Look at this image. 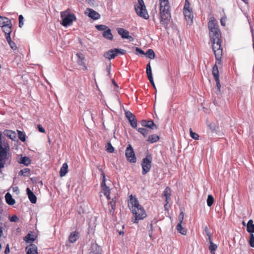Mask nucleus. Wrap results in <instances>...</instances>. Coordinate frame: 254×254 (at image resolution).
Returning a JSON list of instances; mask_svg holds the SVG:
<instances>
[{"label": "nucleus", "instance_id": "nucleus-11", "mask_svg": "<svg viewBox=\"0 0 254 254\" xmlns=\"http://www.w3.org/2000/svg\"><path fill=\"white\" fill-rule=\"evenodd\" d=\"M184 217V213L183 212H181L178 217L179 222L177 225V229L178 231L183 235H186L187 234V230L183 228L182 226Z\"/></svg>", "mask_w": 254, "mask_h": 254}, {"label": "nucleus", "instance_id": "nucleus-14", "mask_svg": "<svg viewBox=\"0 0 254 254\" xmlns=\"http://www.w3.org/2000/svg\"><path fill=\"white\" fill-rule=\"evenodd\" d=\"M141 125L143 127L149 128L151 129H155L157 128L156 125L154 124L152 120L147 121L143 120L141 122Z\"/></svg>", "mask_w": 254, "mask_h": 254}, {"label": "nucleus", "instance_id": "nucleus-3", "mask_svg": "<svg viewBox=\"0 0 254 254\" xmlns=\"http://www.w3.org/2000/svg\"><path fill=\"white\" fill-rule=\"evenodd\" d=\"M160 23L167 29L171 19L170 6L168 0H159Z\"/></svg>", "mask_w": 254, "mask_h": 254}, {"label": "nucleus", "instance_id": "nucleus-24", "mask_svg": "<svg viewBox=\"0 0 254 254\" xmlns=\"http://www.w3.org/2000/svg\"><path fill=\"white\" fill-rule=\"evenodd\" d=\"M247 230L250 234L254 233V224H253V220L250 219L248 221L247 225Z\"/></svg>", "mask_w": 254, "mask_h": 254}, {"label": "nucleus", "instance_id": "nucleus-56", "mask_svg": "<svg viewBox=\"0 0 254 254\" xmlns=\"http://www.w3.org/2000/svg\"><path fill=\"white\" fill-rule=\"evenodd\" d=\"M226 17H222L221 19V20H220V22H221V24L224 26H225V22H226Z\"/></svg>", "mask_w": 254, "mask_h": 254}, {"label": "nucleus", "instance_id": "nucleus-42", "mask_svg": "<svg viewBox=\"0 0 254 254\" xmlns=\"http://www.w3.org/2000/svg\"><path fill=\"white\" fill-rule=\"evenodd\" d=\"M96 28L99 31H105L109 27L105 25H96L95 26Z\"/></svg>", "mask_w": 254, "mask_h": 254}, {"label": "nucleus", "instance_id": "nucleus-40", "mask_svg": "<svg viewBox=\"0 0 254 254\" xmlns=\"http://www.w3.org/2000/svg\"><path fill=\"white\" fill-rule=\"evenodd\" d=\"M138 131L141 133L144 137L147 136L148 133V130L144 128L139 127L137 129Z\"/></svg>", "mask_w": 254, "mask_h": 254}, {"label": "nucleus", "instance_id": "nucleus-13", "mask_svg": "<svg viewBox=\"0 0 254 254\" xmlns=\"http://www.w3.org/2000/svg\"><path fill=\"white\" fill-rule=\"evenodd\" d=\"M85 14L93 20H97L100 18V14L90 8H87L86 9Z\"/></svg>", "mask_w": 254, "mask_h": 254}, {"label": "nucleus", "instance_id": "nucleus-49", "mask_svg": "<svg viewBox=\"0 0 254 254\" xmlns=\"http://www.w3.org/2000/svg\"><path fill=\"white\" fill-rule=\"evenodd\" d=\"M216 84V88H217V92L218 93L220 92V88H221V84L220 83L219 78L217 79H215Z\"/></svg>", "mask_w": 254, "mask_h": 254}, {"label": "nucleus", "instance_id": "nucleus-6", "mask_svg": "<svg viewBox=\"0 0 254 254\" xmlns=\"http://www.w3.org/2000/svg\"><path fill=\"white\" fill-rule=\"evenodd\" d=\"M183 12L188 23L190 25L193 22V15L192 10L190 8V3L188 0H185Z\"/></svg>", "mask_w": 254, "mask_h": 254}, {"label": "nucleus", "instance_id": "nucleus-17", "mask_svg": "<svg viewBox=\"0 0 254 254\" xmlns=\"http://www.w3.org/2000/svg\"><path fill=\"white\" fill-rule=\"evenodd\" d=\"M79 238V233L75 231L70 233L68 236V241L71 243L75 242Z\"/></svg>", "mask_w": 254, "mask_h": 254}, {"label": "nucleus", "instance_id": "nucleus-23", "mask_svg": "<svg viewBox=\"0 0 254 254\" xmlns=\"http://www.w3.org/2000/svg\"><path fill=\"white\" fill-rule=\"evenodd\" d=\"M102 35L105 38L108 40H112L113 39V35L109 28L103 32Z\"/></svg>", "mask_w": 254, "mask_h": 254}, {"label": "nucleus", "instance_id": "nucleus-26", "mask_svg": "<svg viewBox=\"0 0 254 254\" xmlns=\"http://www.w3.org/2000/svg\"><path fill=\"white\" fill-rule=\"evenodd\" d=\"M68 165L66 163H64L63 164V166L61 168L60 171V175L61 177H64L67 172Z\"/></svg>", "mask_w": 254, "mask_h": 254}, {"label": "nucleus", "instance_id": "nucleus-5", "mask_svg": "<svg viewBox=\"0 0 254 254\" xmlns=\"http://www.w3.org/2000/svg\"><path fill=\"white\" fill-rule=\"evenodd\" d=\"M61 16L62 18L61 24L64 27L71 25L72 22L76 19L73 13H67L66 11L61 12Z\"/></svg>", "mask_w": 254, "mask_h": 254}, {"label": "nucleus", "instance_id": "nucleus-38", "mask_svg": "<svg viewBox=\"0 0 254 254\" xmlns=\"http://www.w3.org/2000/svg\"><path fill=\"white\" fill-rule=\"evenodd\" d=\"M146 74L147 75V77H151L152 76L151 67L150 62H149L147 64L146 66Z\"/></svg>", "mask_w": 254, "mask_h": 254}, {"label": "nucleus", "instance_id": "nucleus-45", "mask_svg": "<svg viewBox=\"0 0 254 254\" xmlns=\"http://www.w3.org/2000/svg\"><path fill=\"white\" fill-rule=\"evenodd\" d=\"M18 138L21 141L23 142L25 140V135L23 132L18 131Z\"/></svg>", "mask_w": 254, "mask_h": 254}, {"label": "nucleus", "instance_id": "nucleus-64", "mask_svg": "<svg viewBox=\"0 0 254 254\" xmlns=\"http://www.w3.org/2000/svg\"><path fill=\"white\" fill-rule=\"evenodd\" d=\"M110 192L108 193V194H104V195L106 197L107 199L108 200H109L110 199Z\"/></svg>", "mask_w": 254, "mask_h": 254}, {"label": "nucleus", "instance_id": "nucleus-44", "mask_svg": "<svg viewBox=\"0 0 254 254\" xmlns=\"http://www.w3.org/2000/svg\"><path fill=\"white\" fill-rule=\"evenodd\" d=\"M106 179L105 177V173H103L102 174V183L101 184V188L107 187L106 184Z\"/></svg>", "mask_w": 254, "mask_h": 254}, {"label": "nucleus", "instance_id": "nucleus-35", "mask_svg": "<svg viewBox=\"0 0 254 254\" xmlns=\"http://www.w3.org/2000/svg\"><path fill=\"white\" fill-rule=\"evenodd\" d=\"M2 20L3 21V25H2L3 27L9 26V25L12 26L11 21L8 18H7L6 17H3Z\"/></svg>", "mask_w": 254, "mask_h": 254}, {"label": "nucleus", "instance_id": "nucleus-51", "mask_svg": "<svg viewBox=\"0 0 254 254\" xmlns=\"http://www.w3.org/2000/svg\"><path fill=\"white\" fill-rule=\"evenodd\" d=\"M8 44L12 49L16 50L17 49V46L14 42L12 41L10 42Z\"/></svg>", "mask_w": 254, "mask_h": 254}, {"label": "nucleus", "instance_id": "nucleus-55", "mask_svg": "<svg viewBox=\"0 0 254 254\" xmlns=\"http://www.w3.org/2000/svg\"><path fill=\"white\" fill-rule=\"evenodd\" d=\"M38 128L40 132L44 133L45 131V129L42 127L41 125H38Z\"/></svg>", "mask_w": 254, "mask_h": 254}, {"label": "nucleus", "instance_id": "nucleus-43", "mask_svg": "<svg viewBox=\"0 0 254 254\" xmlns=\"http://www.w3.org/2000/svg\"><path fill=\"white\" fill-rule=\"evenodd\" d=\"M101 191L104 194V195H108V193L110 192V190L109 188L107 186L106 187L101 188Z\"/></svg>", "mask_w": 254, "mask_h": 254}, {"label": "nucleus", "instance_id": "nucleus-2", "mask_svg": "<svg viewBox=\"0 0 254 254\" xmlns=\"http://www.w3.org/2000/svg\"><path fill=\"white\" fill-rule=\"evenodd\" d=\"M130 197L128 206L134 217V219L132 221L134 223H137L139 220H142L146 217V214L138 200L132 195Z\"/></svg>", "mask_w": 254, "mask_h": 254}, {"label": "nucleus", "instance_id": "nucleus-10", "mask_svg": "<svg viewBox=\"0 0 254 254\" xmlns=\"http://www.w3.org/2000/svg\"><path fill=\"white\" fill-rule=\"evenodd\" d=\"M8 159L7 152L5 148H4L0 142V169L4 167L6 160Z\"/></svg>", "mask_w": 254, "mask_h": 254}, {"label": "nucleus", "instance_id": "nucleus-8", "mask_svg": "<svg viewBox=\"0 0 254 254\" xmlns=\"http://www.w3.org/2000/svg\"><path fill=\"white\" fill-rule=\"evenodd\" d=\"M125 155L127 160L129 162L134 163L136 162V158L135 155V153L130 144H128L127 146L126 150Z\"/></svg>", "mask_w": 254, "mask_h": 254}, {"label": "nucleus", "instance_id": "nucleus-57", "mask_svg": "<svg viewBox=\"0 0 254 254\" xmlns=\"http://www.w3.org/2000/svg\"><path fill=\"white\" fill-rule=\"evenodd\" d=\"M5 37L6 39V41L7 42H8V43L9 44L10 42H12V40H11V37H10V35H5Z\"/></svg>", "mask_w": 254, "mask_h": 254}, {"label": "nucleus", "instance_id": "nucleus-33", "mask_svg": "<svg viewBox=\"0 0 254 254\" xmlns=\"http://www.w3.org/2000/svg\"><path fill=\"white\" fill-rule=\"evenodd\" d=\"M217 248V246L215 244L213 243V242H211L210 245L209 246V250L210 251L211 254H213L215 253L216 250Z\"/></svg>", "mask_w": 254, "mask_h": 254}, {"label": "nucleus", "instance_id": "nucleus-4", "mask_svg": "<svg viewBox=\"0 0 254 254\" xmlns=\"http://www.w3.org/2000/svg\"><path fill=\"white\" fill-rule=\"evenodd\" d=\"M134 9L137 15L145 19L149 18L143 0H137V3L134 4Z\"/></svg>", "mask_w": 254, "mask_h": 254}, {"label": "nucleus", "instance_id": "nucleus-60", "mask_svg": "<svg viewBox=\"0 0 254 254\" xmlns=\"http://www.w3.org/2000/svg\"><path fill=\"white\" fill-rule=\"evenodd\" d=\"M150 230H149V237L151 238L152 237V223H151L150 224Z\"/></svg>", "mask_w": 254, "mask_h": 254}, {"label": "nucleus", "instance_id": "nucleus-53", "mask_svg": "<svg viewBox=\"0 0 254 254\" xmlns=\"http://www.w3.org/2000/svg\"><path fill=\"white\" fill-rule=\"evenodd\" d=\"M135 51L139 53V54H140L141 55H145V53L144 52V51L141 49H140L139 48L136 47L135 48Z\"/></svg>", "mask_w": 254, "mask_h": 254}, {"label": "nucleus", "instance_id": "nucleus-32", "mask_svg": "<svg viewBox=\"0 0 254 254\" xmlns=\"http://www.w3.org/2000/svg\"><path fill=\"white\" fill-rule=\"evenodd\" d=\"M113 51H114V52H115V54L116 56V57L119 55V54H121L122 55H125L127 51L124 50V49H120V48H116V49H113Z\"/></svg>", "mask_w": 254, "mask_h": 254}, {"label": "nucleus", "instance_id": "nucleus-30", "mask_svg": "<svg viewBox=\"0 0 254 254\" xmlns=\"http://www.w3.org/2000/svg\"><path fill=\"white\" fill-rule=\"evenodd\" d=\"M159 139L158 135L156 134H152L148 137V141L150 143H154L157 142Z\"/></svg>", "mask_w": 254, "mask_h": 254}, {"label": "nucleus", "instance_id": "nucleus-19", "mask_svg": "<svg viewBox=\"0 0 254 254\" xmlns=\"http://www.w3.org/2000/svg\"><path fill=\"white\" fill-rule=\"evenodd\" d=\"M76 56L78 57V61L77 63L80 66H82L84 67L85 70H87V68L85 65V63L84 62L85 57L83 56L82 54L77 53Z\"/></svg>", "mask_w": 254, "mask_h": 254}, {"label": "nucleus", "instance_id": "nucleus-36", "mask_svg": "<svg viewBox=\"0 0 254 254\" xmlns=\"http://www.w3.org/2000/svg\"><path fill=\"white\" fill-rule=\"evenodd\" d=\"M30 170L28 168H25L21 170L19 172V175L23 176H28L30 174Z\"/></svg>", "mask_w": 254, "mask_h": 254}, {"label": "nucleus", "instance_id": "nucleus-27", "mask_svg": "<svg viewBox=\"0 0 254 254\" xmlns=\"http://www.w3.org/2000/svg\"><path fill=\"white\" fill-rule=\"evenodd\" d=\"M216 64L214 65L212 68V75L214 76L215 79H219V70L216 64H218V61L216 60Z\"/></svg>", "mask_w": 254, "mask_h": 254}, {"label": "nucleus", "instance_id": "nucleus-25", "mask_svg": "<svg viewBox=\"0 0 254 254\" xmlns=\"http://www.w3.org/2000/svg\"><path fill=\"white\" fill-rule=\"evenodd\" d=\"M3 134L4 135L8 137L10 139L12 140H14V138L16 137V133H15V132L10 130H4L3 131Z\"/></svg>", "mask_w": 254, "mask_h": 254}, {"label": "nucleus", "instance_id": "nucleus-52", "mask_svg": "<svg viewBox=\"0 0 254 254\" xmlns=\"http://www.w3.org/2000/svg\"><path fill=\"white\" fill-rule=\"evenodd\" d=\"M109 203L111 205V208H116V202L114 198H113Z\"/></svg>", "mask_w": 254, "mask_h": 254}, {"label": "nucleus", "instance_id": "nucleus-54", "mask_svg": "<svg viewBox=\"0 0 254 254\" xmlns=\"http://www.w3.org/2000/svg\"><path fill=\"white\" fill-rule=\"evenodd\" d=\"M148 80H149L150 82L151 83V85L153 86L154 88L156 89V87L153 81V77H148Z\"/></svg>", "mask_w": 254, "mask_h": 254}, {"label": "nucleus", "instance_id": "nucleus-28", "mask_svg": "<svg viewBox=\"0 0 254 254\" xmlns=\"http://www.w3.org/2000/svg\"><path fill=\"white\" fill-rule=\"evenodd\" d=\"M35 240V237L33 234L28 233L24 238V240L27 243H31Z\"/></svg>", "mask_w": 254, "mask_h": 254}, {"label": "nucleus", "instance_id": "nucleus-16", "mask_svg": "<svg viewBox=\"0 0 254 254\" xmlns=\"http://www.w3.org/2000/svg\"><path fill=\"white\" fill-rule=\"evenodd\" d=\"M26 254H38L37 247L34 245L31 244L26 247Z\"/></svg>", "mask_w": 254, "mask_h": 254}, {"label": "nucleus", "instance_id": "nucleus-1", "mask_svg": "<svg viewBox=\"0 0 254 254\" xmlns=\"http://www.w3.org/2000/svg\"><path fill=\"white\" fill-rule=\"evenodd\" d=\"M209 36L212 43V49L216 60L218 61V64H220L222 56V49L221 48L222 39L220 30L210 31Z\"/></svg>", "mask_w": 254, "mask_h": 254}, {"label": "nucleus", "instance_id": "nucleus-61", "mask_svg": "<svg viewBox=\"0 0 254 254\" xmlns=\"http://www.w3.org/2000/svg\"><path fill=\"white\" fill-rule=\"evenodd\" d=\"M10 252L9 248L8 245H7L6 247L5 248V251H4V254H8Z\"/></svg>", "mask_w": 254, "mask_h": 254}, {"label": "nucleus", "instance_id": "nucleus-29", "mask_svg": "<svg viewBox=\"0 0 254 254\" xmlns=\"http://www.w3.org/2000/svg\"><path fill=\"white\" fill-rule=\"evenodd\" d=\"M20 164H23L25 166H28L31 163V159L27 156L22 157L19 161Z\"/></svg>", "mask_w": 254, "mask_h": 254}, {"label": "nucleus", "instance_id": "nucleus-50", "mask_svg": "<svg viewBox=\"0 0 254 254\" xmlns=\"http://www.w3.org/2000/svg\"><path fill=\"white\" fill-rule=\"evenodd\" d=\"M9 220L11 222H16L18 220V218L16 215H13L9 218Z\"/></svg>", "mask_w": 254, "mask_h": 254}, {"label": "nucleus", "instance_id": "nucleus-63", "mask_svg": "<svg viewBox=\"0 0 254 254\" xmlns=\"http://www.w3.org/2000/svg\"><path fill=\"white\" fill-rule=\"evenodd\" d=\"M207 236L208 237V240H209V244H210L211 242H213L212 239H211V234L210 235Z\"/></svg>", "mask_w": 254, "mask_h": 254}, {"label": "nucleus", "instance_id": "nucleus-7", "mask_svg": "<svg viewBox=\"0 0 254 254\" xmlns=\"http://www.w3.org/2000/svg\"><path fill=\"white\" fill-rule=\"evenodd\" d=\"M152 159V156L150 154L146 155V157L142 159L141 163L142 175H145L149 172L151 168Z\"/></svg>", "mask_w": 254, "mask_h": 254}, {"label": "nucleus", "instance_id": "nucleus-41", "mask_svg": "<svg viewBox=\"0 0 254 254\" xmlns=\"http://www.w3.org/2000/svg\"><path fill=\"white\" fill-rule=\"evenodd\" d=\"M190 136L194 140H198L199 139V135L192 131L191 128L190 129Z\"/></svg>", "mask_w": 254, "mask_h": 254}, {"label": "nucleus", "instance_id": "nucleus-37", "mask_svg": "<svg viewBox=\"0 0 254 254\" xmlns=\"http://www.w3.org/2000/svg\"><path fill=\"white\" fill-rule=\"evenodd\" d=\"M207 126L209 127V128L211 130L212 132H214L216 131V128L217 127L214 123L210 122L207 123Z\"/></svg>", "mask_w": 254, "mask_h": 254}, {"label": "nucleus", "instance_id": "nucleus-58", "mask_svg": "<svg viewBox=\"0 0 254 254\" xmlns=\"http://www.w3.org/2000/svg\"><path fill=\"white\" fill-rule=\"evenodd\" d=\"M204 231L207 236H209L211 234L207 226L205 227Z\"/></svg>", "mask_w": 254, "mask_h": 254}, {"label": "nucleus", "instance_id": "nucleus-59", "mask_svg": "<svg viewBox=\"0 0 254 254\" xmlns=\"http://www.w3.org/2000/svg\"><path fill=\"white\" fill-rule=\"evenodd\" d=\"M86 1L88 3V4L91 6H93L94 5V0H86Z\"/></svg>", "mask_w": 254, "mask_h": 254}, {"label": "nucleus", "instance_id": "nucleus-48", "mask_svg": "<svg viewBox=\"0 0 254 254\" xmlns=\"http://www.w3.org/2000/svg\"><path fill=\"white\" fill-rule=\"evenodd\" d=\"M23 19L24 17L22 15H19L18 20H19V27L21 28L23 26Z\"/></svg>", "mask_w": 254, "mask_h": 254}, {"label": "nucleus", "instance_id": "nucleus-15", "mask_svg": "<svg viewBox=\"0 0 254 254\" xmlns=\"http://www.w3.org/2000/svg\"><path fill=\"white\" fill-rule=\"evenodd\" d=\"M208 28L210 31H214L219 29L218 25L216 20L213 17H211L208 23Z\"/></svg>", "mask_w": 254, "mask_h": 254}, {"label": "nucleus", "instance_id": "nucleus-12", "mask_svg": "<svg viewBox=\"0 0 254 254\" xmlns=\"http://www.w3.org/2000/svg\"><path fill=\"white\" fill-rule=\"evenodd\" d=\"M117 31L122 38L127 39L130 42L134 41V38L131 36L129 35V33L127 30L122 28H117Z\"/></svg>", "mask_w": 254, "mask_h": 254}, {"label": "nucleus", "instance_id": "nucleus-18", "mask_svg": "<svg viewBox=\"0 0 254 254\" xmlns=\"http://www.w3.org/2000/svg\"><path fill=\"white\" fill-rule=\"evenodd\" d=\"M26 192L30 202L35 204L37 202V197L29 188L26 189Z\"/></svg>", "mask_w": 254, "mask_h": 254}, {"label": "nucleus", "instance_id": "nucleus-9", "mask_svg": "<svg viewBox=\"0 0 254 254\" xmlns=\"http://www.w3.org/2000/svg\"><path fill=\"white\" fill-rule=\"evenodd\" d=\"M126 117L128 120L130 126L133 128H137V121L135 116L130 111H127L125 112Z\"/></svg>", "mask_w": 254, "mask_h": 254}, {"label": "nucleus", "instance_id": "nucleus-31", "mask_svg": "<svg viewBox=\"0 0 254 254\" xmlns=\"http://www.w3.org/2000/svg\"><path fill=\"white\" fill-rule=\"evenodd\" d=\"M3 32L5 33V35H10L12 31V26L9 25L3 26L2 27Z\"/></svg>", "mask_w": 254, "mask_h": 254}, {"label": "nucleus", "instance_id": "nucleus-21", "mask_svg": "<svg viewBox=\"0 0 254 254\" xmlns=\"http://www.w3.org/2000/svg\"><path fill=\"white\" fill-rule=\"evenodd\" d=\"M103 56L105 58L109 60L114 59L116 56L114 52L113 49L110 50L104 53Z\"/></svg>", "mask_w": 254, "mask_h": 254}, {"label": "nucleus", "instance_id": "nucleus-39", "mask_svg": "<svg viewBox=\"0 0 254 254\" xmlns=\"http://www.w3.org/2000/svg\"><path fill=\"white\" fill-rule=\"evenodd\" d=\"M214 202V198L212 195L210 194L208 195L207 199V204L209 207L212 206Z\"/></svg>", "mask_w": 254, "mask_h": 254}, {"label": "nucleus", "instance_id": "nucleus-62", "mask_svg": "<svg viewBox=\"0 0 254 254\" xmlns=\"http://www.w3.org/2000/svg\"><path fill=\"white\" fill-rule=\"evenodd\" d=\"M115 209L116 208H111V209L110 210L109 212L111 215H113L114 214Z\"/></svg>", "mask_w": 254, "mask_h": 254}, {"label": "nucleus", "instance_id": "nucleus-46", "mask_svg": "<svg viewBox=\"0 0 254 254\" xmlns=\"http://www.w3.org/2000/svg\"><path fill=\"white\" fill-rule=\"evenodd\" d=\"M249 244L251 247L254 248V235L253 234H250Z\"/></svg>", "mask_w": 254, "mask_h": 254}, {"label": "nucleus", "instance_id": "nucleus-22", "mask_svg": "<svg viewBox=\"0 0 254 254\" xmlns=\"http://www.w3.org/2000/svg\"><path fill=\"white\" fill-rule=\"evenodd\" d=\"M6 202L10 205H12L15 203V200L12 198V195L9 192H7L5 195Z\"/></svg>", "mask_w": 254, "mask_h": 254}, {"label": "nucleus", "instance_id": "nucleus-20", "mask_svg": "<svg viewBox=\"0 0 254 254\" xmlns=\"http://www.w3.org/2000/svg\"><path fill=\"white\" fill-rule=\"evenodd\" d=\"M171 195V190L169 187H166L163 191V195L165 196L166 199V203L165 205V207L167 204L169 203V200L170 199V197Z\"/></svg>", "mask_w": 254, "mask_h": 254}, {"label": "nucleus", "instance_id": "nucleus-47", "mask_svg": "<svg viewBox=\"0 0 254 254\" xmlns=\"http://www.w3.org/2000/svg\"><path fill=\"white\" fill-rule=\"evenodd\" d=\"M108 147L107 148V151L109 153H113L114 151V148L113 147L111 143L108 142L107 144Z\"/></svg>", "mask_w": 254, "mask_h": 254}, {"label": "nucleus", "instance_id": "nucleus-34", "mask_svg": "<svg viewBox=\"0 0 254 254\" xmlns=\"http://www.w3.org/2000/svg\"><path fill=\"white\" fill-rule=\"evenodd\" d=\"M145 55H146L150 59H153L155 56L153 50L152 49L148 50L146 53H145Z\"/></svg>", "mask_w": 254, "mask_h": 254}]
</instances>
